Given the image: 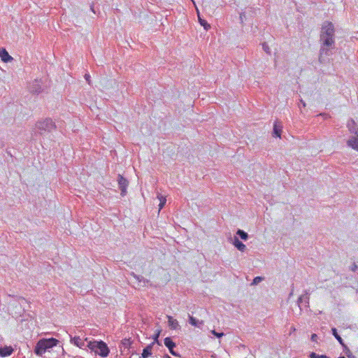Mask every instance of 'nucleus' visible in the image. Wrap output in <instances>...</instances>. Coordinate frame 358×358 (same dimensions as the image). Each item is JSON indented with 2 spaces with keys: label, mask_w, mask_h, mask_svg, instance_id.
<instances>
[{
  "label": "nucleus",
  "mask_w": 358,
  "mask_h": 358,
  "mask_svg": "<svg viewBox=\"0 0 358 358\" xmlns=\"http://www.w3.org/2000/svg\"><path fill=\"white\" fill-rule=\"evenodd\" d=\"M320 43L319 60L321 63H325L329 61V57L335 48V29L331 22L323 23L320 31Z\"/></svg>",
  "instance_id": "1"
},
{
  "label": "nucleus",
  "mask_w": 358,
  "mask_h": 358,
  "mask_svg": "<svg viewBox=\"0 0 358 358\" xmlns=\"http://www.w3.org/2000/svg\"><path fill=\"white\" fill-rule=\"evenodd\" d=\"M58 340L54 338H43L39 340L34 348V352L39 356H41L47 350L56 346L58 343Z\"/></svg>",
  "instance_id": "2"
},
{
  "label": "nucleus",
  "mask_w": 358,
  "mask_h": 358,
  "mask_svg": "<svg viewBox=\"0 0 358 358\" xmlns=\"http://www.w3.org/2000/svg\"><path fill=\"white\" fill-rule=\"evenodd\" d=\"M87 345V348L103 357H106L109 354V349L103 341H90Z\"/></svg>",
  "instance_id": "3"
},
{
  "label": "nucleus",
  "mask_w": 358,
  "mask_h": 358,
  "mask_svg": "<svg viewBox=\"0 0 358 358\" xmlns=\"http://www.w3.org/2000/svg\"><path fill=\"white\" fill-rule=\"evenodd\" d=\"M55 127V124L51 119H45L39 121L36 124V132L43 134L44 132L50 131Z\"/></svg>",
  "instance_id": "4"
},
{
  "label": "nucleus",
  "mask_w": 358,
  "mask_h": 358,
  "mask_svg": "<svg viewBox=\"0 0 358 358\" xmlns=\"http://www.w3.org/2000/svg\"><path fill=\"white\" fill-rule=\"evenodd\" d=\"M117 182L119 188L121 191V195L122 196H125L127 194V188L129 184L128 180L126 178H124L122 176L118 175Z\"/></svg>",
  "instance_id": "5"
},
{
  "label": "nucleus",
  "mask_w": 358,
  "mask_h": 358,
  "mask_svg": "<svg viewBox=\"0 0 358 358\" xmlns=\"http://www.w3.org/2000/svg\"><path fill=\"white\" fill-rule=\"evenodd\" d=\"M90 341H88L87 338L83 339L80 336H71V343L74 344L75 345L79 347L80 348H83L84 347H87V343Z\"/></svg>",
  "instance_id": "6"
},
{
  "label": "nucleus",
  "mask_w": 358,
  "mask_h": 358,
  "mask_svg": "<svg viewBox=\"0 0 358 358\" xmlns=\"http://www.w3.org/2000/svg\"><path fill=\"white\" fill-rule=\"evenodd\" d=\"M299 306L301 304H304L306 307L308 306L309 304V291L305 290L304 294L300 296L297 301Z\"/></svg>",
  "instance_id": "7"
},
{
  "label": "nucleus",
  "mask_w": 358,
  "mask_h": 358,
  "mask_svg": "<svg viewBox=\"0 0 358 358\" xmlns=\"http://www.w3.org/2000/svg\"><path fill=\"white\" fill-rule=\"evenodd\" d=\"M347 127L352 135H358V127L353 120L348 121Z\"/></svg>",
  "instance_id": "8"
},
{
  "label": "nucleus",
  "mask_w": 358,
  "mask_h": 358,
  "mask_svg": "<svg viewBox=\"0 0 358 358\" xmlns=\"http://www.w3.org/2000/svg\"><path fill=\"white\" fill-rule=\"evenodd\" d=\"M13 352V348L11 346H0V356L6 357L10 356Z\"/></svg>",
  "instance_id": "9"
},
{
  "label": "nucleus",
  "mask_w": 358,
  "mask_h": 358,
  "mask_svg": "<svg viewBox=\"0 0 358 358\" xmlns=\"http://www.w3.org/2000/svg\"><path fill=\"white\" fill-rule=\"evenodd\" d=\"M282 126L280 122L276 121L273 124V136L280 138Z\"/></svg>",
  "instance_id": "10"
},
{
  "label": "nucleus",
  "mask_w": 358,
  "mask_h": 358,
  "mask_svg": "<svg viewBox=\"0 0 358 358\" xmlns=\"http://www.w3.org/2000/svg\"><path fill=\"white\" fill-rule=\"evenodd\" d=\"M29 90L32 93L38 94L41 91V84L38 80H35L29 87Z\"/></svg>",
  "instance_id": "11"
},
{
  "label": "nucleus",
  "mask_w": 358,
  "mask_h": 358,
  "mask_svg": "<svg viewBox=\"0 0 358 358\" xmlns=\"http://www.w3.org/2000/svg\"><path fill=\"white\" fill-rule=\"evenodd\" d=\"M0 57L4 62H8L13 60V57L10 56L8 52L3 48L0 49Z\"/></svg>",
  "instance_id": "12"
},
{
  "label": "nucleus",
  "mask_w": 358,
  "mask_h": 358,
  "mask_svg": "<svg viewBox=\"0 0 358 358\" xmlns=\"http://www.w3.org/2000/svg\"><path fill=\"white\" fill-rule=\"evenodd\" d=\"M233 244L238 250L241 252H244L246 249L245 245L240 241L236 236L234 238Z\"/></svg>",
  "instance_id": "13"
},
{
  "label": "nucleus",
  "mask_w": 358,
  "mask_h": 358,
  "mask_svg": "<svg viewBox=\"0 0 358 358\" xmlns=\"http://www.w3.org/2000/svg\"><path fill=\"white\" fill-rule=\"evenodd\" d=\"M152 346H153V343H151V344L148 345V346H146L143 349V352H142L141 356L140 357V358H147L149 356H150L151 354H152Z\"/></svg>",
  "instance_id": "14"
},
{
  "label": "nucleus",
  "mask_w": 358,
  "mask_h": 358,
  "mask_svg": "<svg viewBox=\"0 0 358 358\" xmlns=\"http://www.w3.org/2000/svg\"><path fill=\"white\" fill-rule=\"evenodd\" d=\"M168 318V322L169 327L173 329H177L179 327V324L177 320L174 319L171 316H167Z\"/></svg>",
  "instance_id": "15"
},
{
  "label": "nucleus",
  "mask_w": 358,
  "mask_h": 358,
  "mask_svg": "<svg viewBox=\"0 0 358 358\" xmlns=\"http://www.w3.org/2000/svg\"><path fill=\"white\" fill-rule=\"evenodd\" d=\"M164 345L168 348L169 351H172V350L176 347V343H173L169 337L164 338Z\"/></svg>",
  "instance_id": "16"
},
{
  "label": "nucleus",
  "mask_w": 358,
  "mask_h": 358,
  "mask_svg": "<svg viewBox=\"0 0 358 358\" xmlns=\"http://www.w3.org/2000/svg\"><path fill=\"white\" fill-rule=\"evenodd\" d=\"M157 198L159 201V211H160L164 208V205L166 204V199L165 196H162L160 194H157Z\"/></svg>",
  "instance_id": "17"
},
{
  "label": "nucleus",
  "mask_w": 358,
  "mask_h": 358,
  "mask_svg": "<svg viewBox=\"0 0 358 358\" xmlns=\"http://www.w3.org/2000/svg\"><path fill=\"white\" fill-rule=\"evenodd\" d=\"M189 322L194 327H199V325H202L203 324L202 320L199 321L192 316H189Z\"/></svg>",
  "instance_id": "18"
},
{
  "label": "nucleus",
  "mask_w": 358,
  "mask_h": 358,
  "mask_svg": "<svg viewBox=\"0 0 358 358\" xmlns=\"http://www.w3.org/2000/svg\"><path fill=\"white\" fill-rule=\"evenodd\" d=\"M161 331L162 330L160 329H157L155 334H153V336H152V338L153 339V342L152 343H153V345L155 343H157L158 345H160L159 343V335L161 334Z\"/></svg>",
  "instance_id": "19"
},
{
  "label": "nucleus",
  "mask_w": 358,
  "mask_h": 358,
  "mask_svg": "<svg viewBox=\"0 0 358 358\" xmlns=\"http://www.w3.org/2000/svg\"><path fill=\"white\" fill-rule=\"evenodd\" d=\"M198 18H199V22L200 24L203 27L204 29L208 30L210 28V24L206 22V20L202 19L200 17L199 12H198Z\"/></svg>",
  "instance_id": "20"
},
{
  "label": "nucleus",
  "mask_w": 358,
  "mask_h": 358,
  "mask_svg": "<svg viewBox=\"0 0 358 358\" xmlns=\"http://www.w3.org/2000/svg\"><path fill=\"white\" fill-rule=\"evenodd\" d=\"M331 331H332V334L336 338V340L339 342V343L342 346L344 345L345 343H343L342 338L338 335V334L337 332V329L336 328H332Z\"/></svg>",
  "instance_id": "21"
},
{
  "label": "nucleus",
  "mask_w": 358,
  "mask_h": 358,
  "mask_svg": "<svg viewBox=\"0 0 358 358\" xmlns=\"http://www.w3.org/2000/svg\"><path fill=\"white\" fill-rule=\"evenodd\" d=\"M236 234L238 235L240 238L244 241H246L248 238V234L241 229H238Z\"/></svg>",
  "instance_id": "22"
},
{
  "label": "nucleus",
  "mask_w": 358,
  "mask_h": 358,
  "mask_svg": "<svg viewBox=\"0 0 358 358\" xmlns=\"http://www.w3.org/2000/svg\"><path fill=\"white\" fill-rule=\"evenodd\" d=\"M343 351L345 353L346 356L348 358H356L355 356L352 355V353L350 352V349L348 348V346L345 344L343 345Z\"/></svg>",
  "instance_id": "23"
},
{
  "label": "nucleus",
  "mask_w": 358,
  "mask_h": 358,
  "mask_svg": "<svg viewBox=\"0 0 358 358\" xmlns=\"http://www.w3.org/2000/svg\"><path fill=\"white\" fill-rule=\"evenodd\" d=\"M310 358H329L327 355H317L315 352H311L310 354Z\"/></svg>",
  "instance_id": "24"
},
{
  "label": "nucleus",
  "mask_w": 358,
  "mask_h": 358,
  "mask_svg": "<svg viewBox=\"0 0 358 358\" xmlns=\"http://www.w3.org/2000/svg\"><path fill=\"white\" fill-rule=\"evenodd\" d=\"M262 280H263L262 277L257 276L253 279L251 285H256L259 284L260 282H262Z\"/></svg>",
  "instance_id": "25"
},
{
  "label": "nucleus",
  "mask_w": 358,
  "mask_h": 358,
  "mask_svg": "<svg viewBox=\"0 0 358 358\" xmlns=\"http://www.w3.org/2000/svg\"><path fill=\"white\" fill-rule=\"evenodd\" d=\"M210 332L212 334H213L217 338H221L224 335V333H222V332L218 333V332L215 331V330H212Z\"/></svg>",
  "instance_id": "26"
},
{
  "label": "nucleus",
  "mask_w": 358,
  "mask_h": 358,
  "mask_svg": "<svg viewBox=\"0 0 358 358\" xmlns=\"http://www.w3.org/2000/svg\"><path fill=\"white\" fill-rule=\"evenodd\" d=\"M262 48L266 53L270 54V48L266 43L262 44Z\"/></svg>",
  "instance_id": "27"
},
{
  "label": "nucleus",
  "mask_w": 358,
  "mask_h": 358,
  "mask_svg": "<svg viewBox=\"0 0 358 358\" xmlns=\"http://www.w3.org/2000/svg\"><path fill=\"white\" fill-rule=\"evenodd\" d=\"M85 78L86 81L88 83V84H90V76L89 74L86 73L85 75Z\"/></svg>",
  "instance_id": "28"
},
{
  "label": "nucleus",
  "mask_w": 358,
  "mask_h": 358,
  "mask_svg": "<svg viewBox=\"0 0 358 358\" xmlns=\"http://www.w3.org/2000/svg\"><path fill=\"white\" fill-rule=\"evenodd\" d=\"M317 336L315 334H313L311 336V340H312L313 341L316 342V341H317Z\"/></svg>",
  "instance_id": "29"
},
{
  "label": "nucleus",
  "mask_w": 358,
  "mask_h": 358,
  "mask_svg": "<svg viewBox=\"0 0 358 358\" xmlns=\"http://www.w3.org/2000/svg\"><path fill=\"white\" fill-rule=\"evenodd\" d=\"M170 353L175 356V357H180L179 354H178L176 351L173 350V349L172 350V351H169Z\"/></svg>",
  "instance_id": "30"
},
{
  "label": "nucleus",
  "mask_w": 358,
  "mask_h": 358,
  "mask_svg": "<svg viewBox=\"0 0 358 358\" xmlns=\"http://www.w3.org/2000/svg\"><path fill=\"white\" fill-rule=\"evenodd\" d=\"M245 17V13H240V20L241 21V22L243 23V18Z\"/></svg>",
  "instance_id": "31"
},
{
  "label": "nucleus",
  "mask_w": 358,
  "mask_h": 358,
  "mask_svg": "<svg viewBox=\"0 0 358 358\" xmlns=\"http://www.w3.org/2000/svg\"><path fill=\"white\" fill-rule=\"evenodd\" d=\"M357 268V266L356 264H354L352 267V271H355Z\"/></svg>",
  "instance_id": "32"
},
{
  "label": "nucleus",
  "mask_w": 358,
  "mask_h": 358,
  "mask_svg": "<svg viewBox=\"0 0 358 358\" xmlns=\"http://www.w3.org/2000/svg\"><path fill=\"white\" fill-rule=\"evenodd\" d=\"M300 103L303 107H306V103L302 99L300 100Z\"/></svg>",
  "instance_id": "33"
},
{
  "label": "nucleus",
  "mask_w": 358,
  "mask_h": 358,
  "mask_svg": "<svg viewBox=\"0 0 358 358\" xmlns=\"http://www.w3.org/2000/svg\"><path fill=\"white\" fill-rule=\"evenodd\" d=\"M124 345H128L129 344V340H124Z\"/></svg>",
  "instance_id": "34"
},
{
  "label": "nucleus",
  "mask_w": 358,
  "mask_h": 358,
  "mask_svg": "<svg viewBox=\"0 0 358 358\" xmlns=\"http://www.w3.org/2000/svg\"><path fill=\"white\" fill-rule=\"evenodd\" d=\"M338 358H345L344 357H339Z\"/></svg>",
  "instance_id": "35"
}]
</instances>
